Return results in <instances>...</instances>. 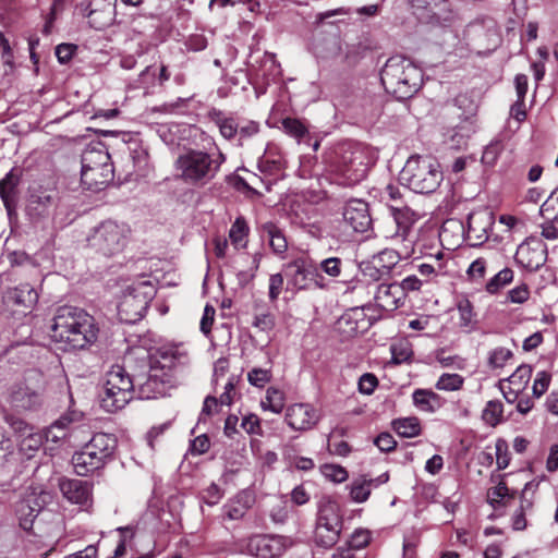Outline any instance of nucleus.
Wrapping results in <instances>:
<instances>
[{
  "mask_svg": "<svg viewBox=\"0 0 558 558\" xmlns=\"http://www.w3.org/2000/svg\"><path fill=\"white\" fill-rule=\"evenodd\" d=\"M283 131L295 138L299 143L304 142L310 144V133L306 125L296 118H284L282 120Z\"/></svg>",
  "mask_w": 558,
  "mask_h": 558,
  "instance_id": "nucleus-36",
  "label": "nucleus"
},
{
  "mask_svg": "<svg viewBox=\"0 0 558 558\" xmlns=\"http://www.w3.org/2000/svg\"><path fill=\"white\" fill-rule=\"evenodd\" d=\"M283 277H284V274L278 272V274L271 275L269 278L268 296L271 302L277 301V299L279 298V295L282 291Z\"/></svg>",
  "mask_w": 558,
  "mask_h": 558,
  "instance_id": "nucleus-59",
  "label": "nucleus"
},
{
  "mask_svg": "<svg viewBox=\"0 0 558 558\" xmlns=\"http://www.w3.org/2000/svg\"><path fill=\"white\" fill-rule=\"evenodd\" d=\"M514 498V493H510L506 483L500 482L497 486L492 487L487 492V501L494 509H499Z\"/></svg>",
  "mask_w": 558,
  "mask_h": 558,
  "instance_id": "nucleus-37",
  "label": "nucleus"
},
{
  "mask_svg": "<svg viewBox=\"0 0 558 558\" xmlns=\"http://www.w3.org/2000/svg\"><path fill=\"white\" fill-rule=\"evenodd\" d=\"M318 272L326 275L331 279H337L342 274L343 262L339 257H328L316 264Z\"/></svg>",
  "mask_w": 558,
  "mask_h": 558,
  "instance_id": "nucleus-46",
  "label": "nucleus"
},
{
  "mask_svg": "<svg viewBox=\"0 0 558 558\" xmlns=\"http://www.w3.org/2000/svg\"><path fill=\"white\" fill-rule=\"evenodd\" d=\"M252 498L247 493H241L238 495L236 500L228 506L227 517L231 520H239L243 518L247 508L251 507Z\"/></svg>",
  "mask_w": 558,
  "mask_h": 558,
  "instance_id": "nucleus-45",
  "label": "nucleus"
},
{
  "mask_svg": "<svg viewBox=\"0 0 558 558\" xmlns=\"http://www.w3.org/2000/svg\"><path fill=\"white\" fill-rule=\"evenodd\" d=\"M129 228L113 220H105L95 227L87 238L89 247L104 256H113L123 251Z\"/></svg>",
  "mask_w": 558,
  "mask_h": 558,
  "instance_id": "nucleus-11",
  "label": "nucleus"
},
{
  "mask_svg": "<svg viewBox=\"0 0 558 558\" xmlns=\"http://www.w3.org/2000/svg\"><path fill=\"white\" fill-rule=\"evenodd\" d=\"M257 166L259 171L268 174H274L281 168V162L279 158H271L268 155H263L258 158Z\"/></svg>",
  "mask_w": 558,
  "mask_h": 558,
  "instance_id": "nucleus-57",
  "label": "nucleus"
},
{
  "mask_svg": "<svg viewBox=\"0 0 558 558\" xmlns=\"http://www.w3.org/2000/svg\"><path fill=\"white\" fill-rule=\"evenodd\" d=\"M260 131V124L253 120L240 119L238 126V145L243 146L244 142L252 138Z\"/></svg>",
  "mask_w": 558,
  "mask_h": 558,
  "instance_id": "nucleus-47",
  "label": "nucleus"
},
{
  "mask_svg": "<svg viewBox=\"0 0 558 558\" xmlns=\"http://www.w3.org/2000/svg\"><path fill=\"white\" fill-rule=\"evenodd\" d=\"M248 230V226L243 217H238L232 223L229 231V238L236 248L246 246Z\"/></svg>",
  "mask_w": 558,
  "mask_h": 558,
  "instance_id": "nucleus-38",
  "label": "nucleus"
},
{
  "mask_svg": "<svg viewBox=\"0 0 558 558\" xmlns=\"http://www.w3.org/2000/svg\"><path fill=\"white\" fill-rule=\"evenodd\" d=\"M81 162V181L87 190L100 191L113 180L111 157L104 144L88 145L82 154Z\"/></svg>",
  "mask_w": 558,
  "mask_h": 558,
  "instance_id": "nucleus-7",
  "label": "nucleus"
},
{
  "mask_svg": "<svg viewBox=\"0 0 558 558\" xmlns=\"http://www.w3.org/2000/svg\"><path fill=\"white\" fill-rule=\"evenodd\" d=\"M413 13L424 22H439L449 12L448 0H410Z\"/></svg>",
  "mask_w": 558,
  "mask_h": 558,
  "instance_id": "nucleus-25",
  "label": "nucleus"
},
{
  "mask_svg": "<svg viewBox=\"0 0 558 558\" xmlns=\"http://www.w3.org/2000/svg\"><path fill=\"white\" fill-rule=\"evenodd\" d=\"M504 413V405L499 400H490L486 403L483 412L482 418L483 421L490 425L496 426L501 422Z\"/></svg>",
  "mask_w": 558,
  "mask_h": 558,
  "instance_id": "nucleus-43",
  "label": "nucleus"
},
{
  "mask_svg": "<svg viewBox=\"0 0 558 558\" xmlns=\"http://www.w3.org/2000/svg\"><path fill=\"white\" fill-rule=\"evenodd\" d=\"M260 405L264 410H269L277 414L280 413L284 408L283 392L275 387H269Z\"/></svg>",
  "mask_w": 558,
  "mask_h": 558,
  "instance_id": "nucleus-39",
  "label": "nucleus"
},
{
  "mask_svg": "<svg viewBox=\"0 0 558 558\" xmlns=\"http://www.w3.org/2000/svg\"><path fill=\"white\" fill-rule=\"evenodd\" d=\"M207 117L219 130L220 135L227 141L235 140L238 136V126L240 118L231 112L211 108L207 112Z\"/></svg>",
  "mask_w": 558,
  "mask_h": 558,
  "instance_id": "nucleus-28",
  "label": "nucleus"
},
{
  "mask_svg": "<svg viewBox=\"0 0 558 558\" xmlns=\"http://www.w3.org/2000/svg\"><path fill=\"white\" fill-rule=\"evenodd\" d=\"M463 377L459 374H442L436 383L439 390L454 391L462 387Z\"/></svg>",
  "mask_w": 558,
  "mask_h": 558,
  "instance_id": "nucleus-49",
  "label": "nucleus"
},
{
  "mask_svg": "<svg viewBox=\"0 0 558 558\" xmlns=\"http://www.w3.org/2000/svg\"><path fill=\"white\" fill-rule=\"evenodd\" d=\"M99 328L95 318L84 310L74 306H61L57 310L51 326V338L64 343L65 350H83L98 338Z\"/></svg>",
  "mask_w": 558,
  "mask_h": 558,
  "instance_id": "nucleus-1",
  "label": "nucleus"
},
{
  "mask_svg": "<svg viewBox=\"0 0 558 558\" xmlns=\"http://www.w3.org/2000/svg\"><path fill=\"white\" fill-rule=\"evenodd\" d=\"M57 204L56 193L46 190L34 191L28 197L26 214L33 222H39L53 215Z\"/></svg>",
  "mask_w": 558,
  "mask_h": 558,
  "instance_id": "nucleus-18",
  "label": "nucleus"
},
{
  "mask_svg": "<svg viewBox=\"0 0 558 558\" xmlns=\"http://www.w3.org/2000/svg\"><path fill=\"white\" fill-rule=\"evenodd\" d=\"M377 385V377L374 374L365 373L360 377L359 391L363 395H372Z\"/></svg>",
  "mask_w": 558,
  "mask_h": 558,
  "instance_id": "nucleus-61",
  "label": "nucleus"
},
{
  "mask_svg": "<svg viewBox=\"0 0 558 558\" xmlns=\"http://www.w3.org/2000/svg\"><path fill=\"white\" fill-rule=\"evenodd\" d=\"M534 485L533 482H529L525 484L524 489L522 490L521 495V502L519 508L514 511L512 515V529L514 531H523L526 527V519H525V511L530 510L533 506L532 500L527 499L525 497V494L529 489H531Z\"/></svg>",
  "mask_w": 558,
  "mask_h": 558,
  "instance_id": "nucleus-34",
  "label": "nucleus"
},
{
  "mask_svg": "<svg viewBox=\"0 0 558 558\" xmlns=\"http://www.w3.org/2000/svg\"><path fill=\"white\" fill-rule=\"evenodd\" d=\"M403 298L402 288H400L398 283L381 282L375 288V304L386 312L397 310Z\"/></svg>",
  "mask_w": 558,
  "mask_h": 558,
  "instance_id": "nucleus-26",
  "label": "nucleus"
},
{
  "mask_svg": "<svg viewBox=\"0 0 558 558\" xmlns=\"http://www.w3.org/2000/svg\"><path fill=\"white\" fill-rule=\"evenodd\" d=\"M117 0H90L89 11L86 14L89 25L102 31L114 22Z\"/></svg>",
  "mask_w": 558,
  "mask_h": 558,
  "instance_id": "nucleus-22",
  "label": "nucleus"
},
{
  "mask_svg": "<svg viewBox=\"0 0 558 558\" xmlns=\"http://www.w3.org/2000/svg\"><path fill=\"white\" fill-rule=\"evenodd\" d=\"M75 50V45L60 44L56 47V57L60 63L65 64L72 59Z\"/></svg>",
  "mask_w": 558,
  "mask_h": 558,
  "instance_id": "nucleus-64",
  "label": "nucleus"
},
{
  "mask_svg": "<svg viewBox=\"0 0 558 558\" xmlns=\"http://www.w3.org/2000/svg\"><path fill=\"white\" fill-rule=\"evenodd\" d=\"M494 223L495 216L493 211L483 208L470 213L466 220V229L462 223H460V228L469 244L471 246H478L488 240Z\"/></svg>",
  "mask_w": 558,
  "mask_h": 558,
  "instance_id": "nucleus-14",
  "label": "nucleus"
},
{
  "mask_svg": "<svg viewBox=\"0 0 558 558\" xmlns=\"http://www.w3.org/2000/svg\"><path fill=\"white\" fill-rule=\"evenodd\" d=\"M5 422L9 424V426L13 429V432L20 437H24L29 432L35 429L33 426H31L28 423H26L24 420L16 417L11 414H7L4 416Z\"/></svg>",
  "mask_w": 558,
  "mask_h": 558,
  "instance_id": "nucleus-51",
  "label": "nucleus"
},
{
  "mask_svg": "<svg viewBox=\"0 0 558 558\" xmlns=\"http://www.w3.org/2000/svg\"><path fill=\"white\" fill-rule=\"evenodd\" d=\"M374 445L381 451V452H390L395 450L397 446V441L395 440L393 436L390 433H380L375 439Z\"/></svg>",
  "mask_w": 558,
  "mask_h": 558,
  "instance_id": "nucleus-60",
  "label": "nucleus"
},
{
  "mask_svg": "<svg viewBox=\"0 0 558 558\" xmlns=\"http://www.w3.org/2000/svg\"><path fill=\"white\" fill-rule=\"evenodd\" d=\"M12 299L17 305L32 307L38 301V293L29 283H21L13 290Z\"/></svg>",
  "mask_w": 558,
  "mask_h": 558,
  "instance_id": "nucleus-35",
  "label": "nucleus"
},
{
  "mask_svg": "<svg viewBox=\"0 0 558 558\" xmlns=\"http://www.w3.org/2000/svg\"><path fill=\"white\" fill-rule=\"evenodd\" d=\"M343 530V514L339 504L329 497H323L317 507L313 543L324 549L332 548Z\"/></svg>",
  "mask_w": 558,
  "mask_h": 558,
  "instance_id": "nucleus-9",
  "label": "nucleus"
},
{
  "mask_svg": "<svg viewBox=\"0 0 558 558\" xmlns=\"http://www.w3.org/2000/svg\"><path fill=\"white\" fill-rule=\"evenodd\" d=\"M151 284L147 281L130 286L118 304V316L122 323L135 324L141 320L153 299Z\"/></svg>",
  "mask_w": 558,
  "mask_h": 558,
  "instance_id": "nucleus-12",
  "label": "nucleus"
},
{
  "mask_svg": "<svg viewBox=\"0 0 558 558\" xmlns=\"http://www.w3.org/2000/svg\"><path fill=\"white\" fill-rule=\"evenodd\" d=\"M350 488V498L357 504L365 502L369 495L371 490L366 484V475H361L354 480H352L349 485Z\"/></svg>",
  "mask_w": 558,
  "mask_h": 558,
  "instance_id": "nucleus-44",
  "label": "nucleus"
},
{
  "mask_svg": "<svg viewBox=\"0 0 558 558\" xmlns=\"http://www.w3.org/2000/svg\"><path fill=\"white\" fill-rule=\"evenodd\" d=\"M319 421L317 411L307 403H294L287 409L286 422L294 430H308Z\"/></svg>",
  "mask_w": 558,
  "mask_h": 558,
  "instance_id": "nucleus-21",
  "label": "nucleus"
},
{
  "mask_svg": "<svg viewBox=\"0 0 558 558\" xmlns=\"http://www.w3.org/2000/svg\"><path fill=\"white\" fill-rule=\"evenodd\" d=\"M514 259L526 270L536 271L547 260L546 244L537 239H529L518 246Z\"/></svg>",
  "mask_w": 558,
  "mask_h": 558,
  "instance_id": "nucleus-17",
  "label": "nucleus"
},
{
  "mask_svg": "<svg viewBox=\"0 0 558 558\" xmlns=\"http://www.w3.org/2000/svg\"><path fill=\"white\" fill-rule=\"evenodd\" d=\"M439 163L429 156H411L400 172V182L420 194L435 192L442 181Z\"/></svg>",
  "mask_w": 558,
  "mask_h": 558,
  "instance_id": "nucleus-5",
  "label": "nucleus"
},
{
  "mask_svg": "<svg viewBox=\"0 0 558 558\" xmlns=\"http://www.w3.org/2000/svg\"><path fill=\"white\" fill-rule=\"evenodd\" d=\"M459 312V326L462 328H472L476 324L473 305L469 299L462 298L457 303Z\"/></svg>",
  "mask_w": 558,
  "mask_h": 558,
  "instance_id": "nucleus-42",
  "label": "nucleus"
},
{
  "mask_svg": "<svg viewBox=\"0 0 558 558\" xmlns=\"http://www.w3.org/2000/svg\"><path fill=\"white\" fill-rule=\"evenodd\" d=\"M62 496L71 504L90 506L93 501V484L88 481L62 477L59 480Z\"/></svg>",
  "mask_w": 558,
  "mask_h": 558,
  "instance_id": "nucleus-20",
  "label": "nucleus"
},
{
  "mask_svg": "<svg viewBox=\"0 0 558 558\" xmlns=\"http://www.w3.org/2000/svg\"><path fill=\"white\" fill-rule=\"evenodd\" d=\"M371 539V535L368 531L365 530H356L347 542V547L353 549H361L365 547Z\"/></svg>",
  "mask_w": 558,
  "mask_h": 558,
  "instance_id": "nucleus-58",
  "label": "nucleus"
},
{
  "mask_svg": "<svg viewBox=\"0 0 558 558\" xmlns=\"http://www.w3.org/2000/svg\"><path fill=\"white\" fill-rule=\"evenodd\" d=\"M282 271L287 278V290L298 292L328 288L325 276L318 272L316 264L312 260L295 258L284 264Z\"/></svg>",
  "mask_w": 558,
  "mask_h": 558,
  "instance_id": "nucleus-10",
  "label": "nucleus"
},
{
  "mask_svg": "<svg viewBox=\"0 0 558 558\" xmlns=\"http://www.w3.org/2000/svg\"><path fill=\"white\" fill-rule=\"evenodd\" d=\"M136 397V375L131 376L123 366L113 365L105 377L100 393L101 408L107 412L123 409Z\"/></svg>",
  "mask_w": 558,
  "mask_h": 558,
  "instance_id": "nucleus-8",
  "label": "nucleus"
},
{
  "mask_svg": "<svg viewBox=\"0 0 558 558\" xmlns=\"http://www.w3.org/2000/svg\"><path fill=\"white\" fill-rule=\"evenodd\" d=\"M260 236L267 240L276 255L283 256L288 248V242L283 231L272 221L264 222L260 226Z\"/></svg>",
  "mask_w": 558,
  "mask_h": 558,
  "instance_id": "nucleus-30",
  "label": "nucleus"
},
{
  "mask_svg": "<svg viewBox=\"0 0 558 558\" xmlns=\"http://www.w3.org/2000/svg\"><path fill=\"white\" fill-rule=\"evenodd\" d=\"M379 263H385V266H389V274L392 268L398 264L401 258V254L395 250H385L375 257Z\"/></svg>",
  "mask_w": 558,
  "mask_h": 558,
  "instance_id": "nucleus-62",
  "label": "nucleus"
},
{
  "mask_svg": "<svg viewBox=\"0 0 558 558\" xmlns=\"http://www.w3.org/2000/svg\"><path fill=\"white\" fill-rule=\"evenodd\" d=\"M293 542L282 535H255L246 545V553L256 558H278L282 556Z\"/></svg>",
  "mask_w": 558,
  "mask_h": 558,
  "instance_id": "nucleus-15",
  "label": "nucleus"
},
{
  "mask_svg": "<svg viewBox=\"0 0 558 558\" xmlns=\"http://www.w3.org/2000/svg\"><path fill=\"white\" fill-rule=\"evenodd\" d=\"M532 372L533 369L531 365L522 364L517 367V369L507 378V380L512 386V388L515 389L517 392H521L529 384Z\"/></svg>",
  "mask_w": 558,
  "mask_h": 558,
  "instance_id": "nucleus-40",
  "label": "nucleus"
},
{
  "mask_svg": "<svg viewBox=\"0 0 558 558\" xmlns=\"http://www.w3.org/2000/svg\"><path fill=\"white\" fill-rule=\"evenodd\" d=\"M550 380H551V375L548 372H546V371L538 372L536 374V377L533 383V388H532L533 396L535 398L542 397L547 391Z\"/></svg>",
  "mask_w": 558,
  "mask_h": 558,
  "instance_id": "nucleus-53",
  "label": "nucleus"
},
{
  "mask_svg": "<svg viewBox=\"0 0 558 558\" xmlns=\"http://www.w3.org/2000/svg\"><path fill=\"white\" fill-rule=\"evenodd\" d=\"M253 326L260 331H271L276 326V318L270 312H263L254 316Z\"/></svg>",
  "mask_w": 558,
  "mask_h": 558,
  "instance_id": "nucleus-54",
  "label": "nucleus"
},
{
  "mask_svg": "<svg viewBox=\"0 0 558 558\" xmlns=\"http://www.w3.org/2000/svg\"><path fill=\"white\" fill-rule=\"evenodd\" d=\"M323 474L335 483H342L348 478V471L337 464H325Z\"/></svg>",
  "mask_w": 558,
  "mask_h": 558,
  "instance_id": "nucleus-55",
  "label": "nucleus"
},
{
  "mask_svg": "<svg viewBox=\"0 0 558 558\" xmlns=\"http://www.w3.org/2000/svg\"><path fill=\"white\" fill-rule=\"evenodd\" d=\"M271 521L276 524H283L289 518V510L284 502L272 506L269 512Z\"/></svg>",
  "mask_w": 558,
  "mask_h": 558,
  "instance_id": "nucleus-63",
  "label": "nucleus"
},
{
  "mask_svg": "<svg viewBox=\"0 0 558 558\" xmlns=\"http://www.w3.org/2000/svg\"><path fill=\"white\" fill-rule=\"evenodd\" d=\"M442 257L441 253H438L434 258L433 263H423L418 265L417 270L420 275L424 277H429L430 275H438L444 272V266L440 263V258Z\"/></svg>",
  "mask_w": 558,
  "mask_h": 558,
  "instance_id": "nucleus-56",
  "label": "nucleus"
},
{
  "mask_svg": "<svg viewBox=\"0 0 558 558\" xmlns=\"http://www.w3.org/2000/svg\"><path fill=\"white\" fill-rule=\"evenodd\" d=\"M189 363V355L182 344L162 345L149 355V368L155 373H170Z\"/></svg>",
  "mask_w": 558,
  "mask_h": 558,
  "instance_id": "nucleus-13",
  "label": "nucleus"
},
{
  "mask_svg": "<svg viewBox=\"0 0 558 558\" xmlns=\"http://www.w3.org/2000/svg\"><path fill=\"white\" fill-rule=\"evenodd\" d=\"M344 222L355 232H366L372 226V217L368 204L363 199L353 198L348 201L342 209Z\"/></svg>",
  "mask_w": 558,
  "mask_h": 558,
  "instance_id": "nucleus-19",
  "label": "nucleus"
},
{
  "mask_svg": "<svg viewBox=\"0 0 558 558\" xmlns=\"http://www.w3.org/2000/svg\"><path fill=\"white\" fill-rule=\"evenodd\" d=\"M271 379L269 369L255 367L247 373V380L252 386L264 387Z\"/></svg>",
  "mask_w": 558,
  "mask_h": 558,
  "instance_id": "nucleus-52",
  "label": "nucleus"
},
{
  "mask_svg": "<svg viewBox=\"0 0 558 558\" xmlns=\"http://www.w3.org/2000/svg\"><path fill=\"white\" fill-rule=\"evenodd\" d=\"M380 81L386 92L397 99L404 100L411 98L421 88L423 73L409 59L393 56L381 69Z\"/></svg>",
  "mask_w": 558,
  "mask_h": 558,
  "instance_id": "nucleus-4",
  "label": "nucleus"
},
{
  "mask_svg": "<svg viewBox=\"0 0 558 558\" xmlns=\"http://www.w3.org/2000/svg\"><path fill=\"white\" fill-rule=\"evenodd\" d=\"M504 151V144L501 141H493L490 142L484 149L482 155V162L485 166L494 167Z\"/></svg>",
  "mask_w": 558,
  "mask_h": 558,
  "instance_id": "nucleus-48",
  "label": "nucleus"
},
{
  "mask_svg": "<svg viewBox=\"0 0 558 558\" xmlns=\"http://www.w3.org/2000/svg\"><path fill=\"white\" fill-rule=\"evenodd\" d=\"M41 402V387H29L27 384H19L11 390L10 403L16 409L34 410L40 407Z\"/></svg>",
  "mask_w": 558,
  "mask_h": 558,
  "instance_id": "nucleus-23",
  "label": "nucleus"
},
{
  "mask_svg": "<svg viewBox=\"0 0 558 558\" xmlns=\"http://www.w3.org/2000/svg\"><path fill=\"white\" fill-rule=\"evenodd\" d=\"M360 269L364 280L367 282H387L390 278L389 266H385V263H379L375 257L372 260L361 263Z\"/></svg>",
  "mask_w": 558,
  "mask_h": 558,
  "instance_id": "nucleus-32",
  "label": "nucleus"
},
{
  "mask_svg": "<svg viewBox=\"0 0 558 558\" xmlns=\"http://www.w3.org/2000/svg\"><path fill=\"white\" fill-rule=\"evenodd\" d=\"M414 405L427 413H434L442 405V399L436 392L428 389H416L412 393Z\"/></svg>",
  "mask_w": 558,
  "mask_h": 558,
  "instance_id": "nucleus-31",
  "label": "nucleus"
},
{
  "mask_svg": "<svg viewBox=\"0 0 558 558\" xmlns=\"http://www.w3.org/2000/svg\"><path fill=\"white\" fill-rule=\"evenodd\" d=\"M512 352L509 349L499 347L489 352L488 366L492 368H501L512 357Z\"/></svg>",
  "mask_w": 558,
  "mask_h": 558,
  "instance_id": "nucleus-50",
  "label": "nucleus"
},
{
  "mask_svg": "<svg viewBox=\"0 0 558 558\" xmlns=\"http://www.w3.org/2000/svg\"><path fill=\"white\" fill-rule=\"evenodd\" d=\"M390 209L397 225L395 238L412 243V240H409V235L418 215L405 205H390Z\"/></svg>",
  "mask_w": 558,
  "mask_h": 558,
  "instance_id": "nucleus-29",
  "label": "nucleus"
},
{
  "mask_svg": "<svg viewBox=\"0 0 558 558\" xmlns=\"http://www.w3.org/2000/svg\"><path fill=\"white\" fill-rule=\"evenodd\" d=\"M226 157L219 153L216 156L207 151L189 148L180 154L174 162L177 177L187 185L204 187L210 183Z\"/></svg>",
  "mask_w": 558,
  "mask_h": 558,
  "instance_id": "nucleus-3",
  "label": "nucleus"
},
{
  "mask_svg": "<svg viewBox=\"0 0 558 558\" xmlns=\"http://www.w3.org/2000/svg\"><path fill=\"white\" fill-rule=\"evenodd\" d=\"M326 170L339 185L352 186L365 179L371 167L367 149L352 142L339 143L325 151Z\"/></svg>",
  "mask_w": 558,
  "mask_h": 558,
  "instance_id": "nucleus-2",
  "label": "nucleus"
},
{
  "mask_svg": "<svg viewBox=\"0 0 558 558\" xmlns=\"http://www.w3.org/2000/svg\"><path fill=\"white\" fill-rule=\"evenodd\" d=\"M117 448V438L112 434L97 433L84 447L72 457L74 472L78 476L88 474L104 468L112 460Z\"/></svg>",
  "mask_w": 558,
  "mask_h": 558,
  "instance_id": "nucleus-6",
  "label": "nucleus"
},
{
  "mask_svg": "<svg viewBox=\"0 0 558 558\" xmlns=\"http://www.w3.org/2000/svg\"><path fill=\"white\" fill-rule=\"evenodd\" d=\"M173 377L170 373H155L149 368L148 375H136V398L157 399L165 397L173 386Z\"/></svg>",
  "mask_w": 558,
  "mask_h": 558,
  "instance_id": "nucleus-16",
  "label": "nucleus"
},
{
  "mask_svg": "<svg viewBox=\"0 0 558 558\" xmlns=\"http://www.w3.org/2000/svg\"><path fill=\"white\" fill-rule=\"evenodd\" d=\"M74 418L69 417L68 415L61 416L57 420L53 425L46 432V434H41L40 432H36L33 429L27 435L21 438L20 448L22 451H37L44 444L45 440L56 441L61 436L52 434L53 428L64 429L72 423Z\"/></svg>",
  "mask_w": 558,
  "mask_h": 558,
  "instance_id": "nucleus-24",
  "label": "nucleus"
},
{
  "mask_svg": "<svg viewBox=\"0 0 558 558\" xmlns=\"http://www.w3.org/2000/svg\"><path fill=\"white\" fill-rule=\"evenodd\" d=\"M20 183L19 174L14 173L13 170L8 172L5 177L0 181V197L5 207L9 220L12 221L16 218V206H17V185Z\"/></svg>",
  "mask_w": 558,
  "mask_h": 558,
  "instance_id": "nucleus-27",
  "label": "nucleus"
},
{
  "mask_svg": "<svg viewBox=\"0 0 558 558\" xmlns=\"http://www.w3.org/2000/svg\"><path fill=\"white\" fill-rule=\"evenodd\" d=\"M513 280V270L506 267L493 276L486 283L488 293L495 294Z\"/></svg>",
  "mask_w": 558,
  "mask_h": 558,
  "instance_id": "nucleus-41",
  "label": "nucleus"
},
{
  "mask_svg": "<svg viewBox=\"0 0 558 558\" xmlns=\"http://www.w3.org/2000/svg\"><path fill=\"white\" fill-rule=\"evenodd\" d=\"M393 430L401 437L412 438L421 434V423L415 416L400 417L391 422Z\"/></svg>",
  "mask_w": 558,
  "mask_h": 558,
  "instance_id": "nucleus-33",
  "label": "nucleus"
}]
</instances>
